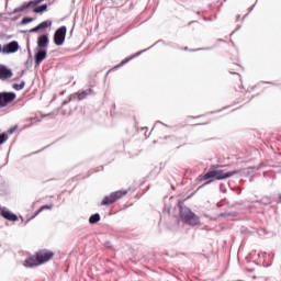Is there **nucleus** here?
I'll list each match as a JSON object with an SVG mask.
<instances>
[{
	"instance_id": "24",
	"label": "nucleus",
	"mask_w": 281,
	"mask_h": 281,
	"mask_svg": "<svg viewBox=\"0 0 281 281\" xmlns=\"http://www.w3.org/2000/svg\"><path fill=\"white\" fill-rule=\"evenodd\" d=\"M31 34H34L36 32H41V29H38V25L30 30Z\"/></svg>"
},
{
	"instance_id": "22",
	"label": "nucleus",
	"mask_w": 281,
	"mask_h": 281,
	"mask_svg": "<svg viewBox=\"0 0 281 281\" xmlns=\"http://www.w3.org/2000/svg\"><path fill=\"white\" fill-rule=\"evenodd\" d=\"M4 142H8V134L5 133L0 134V146L1 144H4Z\"/></svg>"
},
{
	"instance_id": "15",
	"label": "nucleus",
	"mask_w": 281,
	"mask_h": 281,
	"mask_svg": "<svg viewBox=\"0 0 281 281\" xmlns=\"http://www.w3.org/2000/svg\"><path fill=\"white\" fill-rule=\"evenodd\" d=\"M95 92L93 89L89 88L88 90H83L81 93L78 94V100H85L87 95H93Z\"/></svg>"
},
{
	"instance_id": "30",
	"label": "nucleus",
	"mask_w": 281,
	"mask_h": 281,
	"mask_svg": "<svg viewBox=\"0 0 281 281\" xmlns=\"http://www.w3.org/2000/svg\"><path fill=\"white\" fill-rule=\"evenodd\" d=\"M1 52H3V48H1V44H0V54H1Z\"/></svg>"
},
{
	"instance_id": "7",
	"label": "nucleus",
	"mask_w": 281,
	"mask_h": 281,
	"mask_svg": "<svg viewBox=\"0 0 281 281\" xmlns=\"http://www.w3.org/2000/svg\"><path fill=\"white\" fill-rule=\"evenodd\" d=\"M19 42L12 41L3 45L2 54H16V52H19Z\"/></svg>"
},
{
	"instance_id": "9",
	"label": "nucleus",
	"mask_w": 281,
	"mask_h": 281,
	"mask_svg": "<svg viewBox=\"0 0 281 281\" xmlns=\"http://www.w3.org/2000/svg\"><path fill=\"white\" fill-rule=\"evenodd\" d=\"M14 76L12 69L8 68V66L0 64V80L5 81L10 80Z\"/></svg>"
},
{
	"instance_id": "13",
	"label": "nucleus",
	"mask_w": 281,
	"mask_h": 281,
	"mask_svg": "<svg viewBox=\"0 0 281 281\" xmlns=\"http://www.w3.org/2000/svg\"><path fill=\"white\" fill-rule=\"evenodd\" d=\"M38 265H41L38 257H30L24 261V267H27V268L38 267Z\"/></svg>"
},
{
	"instance_id": "23",
	"label": "nucleus",
	"mask_w": 281,
	"mask_h": 281,
	"mask_svg": "<svg viewBox=\"0 0 281 281\" xmlns=\"http://www.w3.org/2000/svg\"><path fill=\"white\" fill-rule=\"evenodd\" d=\"M32 59V52L29 48V59L25 61V67L30 68V60Z\"/></svg>"
},
{
	"instance_id": "3",
	"label": "nucleus",
	"mask_w": 281,
	"mask_h": 281,
	"mask_svg": "<svg viewBox=\"0 0 281 281\" xmlns=\"http://www.w3.org/2000/svg\"><path fill=\"white\" fill-rule=\"evenodd\" d=\"M126 194H128V191L126 190L114 191L103 198L101 205H113L115 201H120V199L126 196Z\"/></svg>"
},
{
	"instance_id": "2",
	"label": "nucleus",
	"mask_w": 281,
	"mask_h": 281,
	"mask_svg": "<svg viewBox=\"0 0 281 281\" xmlns=\"http://www.w3.org/2000/svg\"><path fill=\"white\" fill-rule=\"evenodd\" d=\"M234 175H240V171L238 170H233V171H226L224 172L221 169H216V170H211L207 171L204 176H203V180L207 181V179H216L217 181H223V179H229L231 177H234Z\"/></svg>"
},
{
	"instance_id": "10",
	"label": "nucleus",
	"mask_w": 281,
	"mask_h": 281,
	"mask_svg": "<svg viewBox=\"0 0 281 281\" xmlns=\"http://www.w3.org/2000/svg\"><path fill=\"white\" fill-rule=\"evenodd\" d=\"M36 5H38V2H36V0H31L27 3H23L21 7H18L13 10V14H16L19 12H25V10H27V8H36Z\"/></svg>"
},
{
	"instance_id": "4",
	"label": "nucleus",
	"mask_w": 281,
	"mask_h": 281,
	"mask_svg": "<svg viewBox=\"0 0 281 281\" xmlns=\"http://www.w3.org/2000/svg\"><path fill=\"white\" fill-rule=\"evenodd\" d=\"M65 38H67V26H60L54 34L55 45H57V47L65 45Z\"/></svg>"
},
{
	"instance_id": "8",
	"label": "nucleus",
	"mask_w": 281,
	"mask_h": 281,
	"mask_svg": "<svg viewBox=\"0 0 281 281\" xmlns=\"http://www.w3.org/2000/svg\"><path fill=\"white\" fill-rule=\"evenodd\" d=\"M47 58V48H37L34 55L35 67H41V63Z\"/></svg>"
},
{
	"instance_id": "14",
	"label": "nucleus",
	"mask_w": 281,
	"mask_h": 281,
	"mask_svg": "<svg viewBox=\"0 0 281 281\" xmlns=\"http://www.w3.org/2000/svg\"><path fill=\"white\" fill-rule=\"evenodd\" d=\"M144 52H148V48H146V49H144V50H140V52L134 54L133 56L123 59V60L120 63V65L116 66V68H117V67H123V65H126V63H131V60H133V58H136V56H139V54H144Z\"/></svg>"
},
{
	"instance_id": "16",
	"label": "nucleus",
	"mask_w": 281,
	"mask_h": 281,
	"mask_svg": "<svg viewBox=\"0 0 281 281\" xmlns=\"http://www.w3.org/2000/svg\"><path fill=\"white\" fill-rule=\"evenodd\" d=\"M90 225H95V223H100V215L99 213H94L89 217Z\"/></svg>"
},
{
	"instance_id": "11",
	"label": "nucleus",
	"mask_w": 281,
	"mask_h": 281,
	"mask_svg": "<svg viewBox=\"0 0 281 281\" xmlns=\"http://www.w3.org/2000/svg\"><path fill=\"white\" fill-rule=\"evenodd\" d=\"M49 45V36L43 34L37 38V49H47Z\"/></svg>"
},
{
	"instance_id": "19",
	"label": "nucleus",
	"mask_w": 281,
	"mask_h": 281,
	"mask_svg": "<svg viewBox=\"0 0 281 281\" xmlns=\"http://www.w3.org/2000/svg\"><path fill=\"white\" fill-rule=\"evenodd\" d=\"M13 89L15 91H23V89H25V81H21V83H14Z\"/></svg>"
},
{
	"instance_id": "5",
	"label": "nucleus",
	"mask_w": 281,
	"mask_h": 281,
	"mask_svg": "<svg viewBox=\"0 0 281 281\" xmlns=\"http://www.w3.org/2000/svg\"><path fill=\"white\" fill-rule=\"evenodd\" d=\"M16 100V93L14 92H0V109H5L8 104H12Z\"/></svg>"
},
{
	"instance_id": "6",
	"label": "nucleus",
	"mask_w": 281,
	"mask_h": 281,
	"mask_svg": "<svg viewBox=\"0 0 281 281\" xmlns=\"http://www.w3.org/2000/svg\"><path fill=\"white\" fill-rule=\"evenodd\" d=\"M37 260L40 261V265H44V262H48V260H52L54 258V251L52 250H40L36 252Z\"/></svg>"
},
{
	"instance_id": "17",
	"label": "nucleus",
	"mask_w": 281,
	"mask_h": 281,
	"mask_svg": "<svg viewBox=\"0 0 281 281\" xmlns=\"http://www.w3.org/2000/svg\"><path fill=\"white\" fill-rule=\"evenodd\" d=\"M33 12H35V14H42V12H47V4H42L40 7H35L33 9Z\"/></svg>"
},
{
	"instance_id": "12",
	"label": "nucleus",
	"mask_w": 281,
	"mask_h": 281,
	"mask_svg": "<svg viewBox=\"0 0 281 281\" xmlns=\"http://www.w3.org/2000/svg\"><path fill=\"white\" fill-rule=\"evenodd\" d=\"M0 215L2 218H5V221H11L12 223L19 221V216L10 211H1Z\"/></svg>"
},
{
	"instance_id": "27",
	"label": "nucleus",
	"mask_w": 281,
	"mask_h": 281,
	"mask_svg": "<svg viewBox=\"0 0 281 281\" xmlns=\"http://www.w3.org/2000/svg\"><path fill=\"white\" fill-rule=\"evenodd\" d=\"M9 133H14V128H10Z\"/></svg>"
},
{
	"instance_id": "31",
	"label": "nucleus",
	"mask_w": 281,
	"mask_h": 281,
	"mask_svg": "<svg viewBox=\"0 0 281 281\" xmlns=\"http://www.w3.org/2000/svg\"><path fill=\"white\" fill-rule=\"evenodd\" d=\"M157 124H161V122H160V121H157Z\"/></svg>"
},
{
	"instance_id": "21",
	"label": "nucleus",
	"mask_w": 281,
	"mask_h": 281,
	"mask_svg": "<svg viewBox=\"0 0 281 281\" xmlns=\"http://www.w3.org/2000/svg\"><path fill=\"white\" fill-rule=\"evenodd\" d=\"M34 21V18H23L22 21L20 22V25H27V23H32Z\"/></svg>"
},
{
	"instance_id": "28",
	"label": "nucleus",
	"mask_w": 281,
	"mask_h": 281,
	"mask_svg": "<svg viewBox=\"0 0 281 281\" xmlns=\"http://www.w3.org/2000/svg\"><path fill=\"white\" fill-rule=\"evenodd\" d=\"M59 95H65V91H61V92L59 93Z\"/></svg>"
},
{
	"instance_id": "18",
	"label": "nucleus",
	"mask_w": 281,
	"mask_h": 281,
	"mask_svg": "<svg viewBox=\"0 0 281 281\" xmlns=\"http://www.w3.org/2000/svg\"><path fill=\"white\" fill-rule=\"evenodd\" d=\"M40 30H47V27H52V21L46 20L37 25Z\"/></svg>"
},
{
	"instance_id": "20",
	"label": "nucleus",
	"mask_w": 281,
	"mask_h": 281,
	"mask_svg": "<svg viewBox=\"0 0 281 281\" xmlns=\"http://www.w3.org/2000/svg\"><path fill=\"white\" fill-rule=\"evenodd\" d=\"M52 207H54L53 204H46V205L41 206V207L37 210V212L35 213V216L38 215V214H41V212H43V210H52Z\"/></svg>"
},
{
	"instance_id": "25",
	"label": "nucleus",
	"mask_w": 281,
	"mask_h": 281,
	"mask_svg": "<svg viewBox=\"0 0 281 281\" xmlns=\"http://www.w3.org/2000/svg\"><path fill=\"white\" fill-rule=\"evenodd\" d=\"M36 2H37V5L40 4V3H43V1H45V0H35Z\"/></svg>"
},
{
	"instance_id": "26",
	"label": "nucleus",
	"mask_w": 281,
	"mask_h": 281,
	"mask_svg": "<svg viewBox=\"0 0 281 281\" xmlns=\"http://www.w3.org/2000/svg\"><path fill=\"white\" fill-rule=\"evenodd\" d=\"M254 8H256V4H254V5L249 9V12H251V10H254Z\"/></svg>"
},
{
	"instance_id": "1",
	"label": "nucleus",
	"mask_w": 281,
	"mask_h": 281,
	"mask_svg": "<svg viewBox=\"0 0 281 281\" xmlns=\"http://www.w3.org/2000/svg\"><path fill=\"white\" fill-rule=\"evenodd\" d=\"M179 207V216L182 223L186 225H190V227H196V225H201V218L196 215L190 207L183 205V202H178Z\"/></svg>"
},
{
	"instance_id": "29",
	"label": "nucleus",
	"mask_w": 281,
	"mask_h": 281,
	"mask_svg": "<svg viewBox=\"0 0 281 281\" xmlns=\"http://www.w3.org/2000/svg\"><path fill=\"white\" fill-rule=\"evenodd\" d=\"M68 102H69V101H64V102H63V105L67 104Z\"/></svg>"
}]
</instances>
